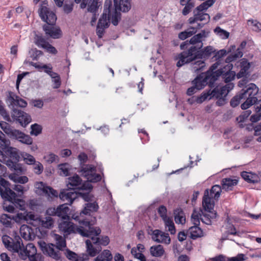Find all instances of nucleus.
I'll return each instance as SVG.
<instances>
[{"instance_id":"f257e3e1","label":"nucleus","mask_w":261,"mask_h":261,"mask_svg":"<svg viewBox=\"0 0 261 261\" xmlns=\"http://www.w3.org/2000/svg\"><path fill=\"white\" fill-rule=\"evenodd\" d=\"M2 241L8 250L17 253L19 257L25 260L29 258L30 261H44L43 257L37 254V249L33 243H28L24 246L21 239L19 236H15L14 239L8 236L2 237Z\"/></svg>"},{"instance_id":"f03ea898","label":"nucleus","mask_w":261,"mask_h":261,"mask_svg":"<svg viewBox=\"0 0 261 261\" xmlns=\"http://www.w3.org/2000/svg\"><path fill=\"white\" fill-rule=\"evenodd\" d=\"M115 8L112 7V0H106L104 4L103 13L99 18L97 25L107 28L110 20L114 25H117L120 19L119 11L128 12L130 8V0H114Z\"/></svg>"},{"instance_id":"7ed1b4c3","label":"nucleus","mask_w":261,"mask_h":261,"mask_svg":"<svg viewBox=\"0 0 261 261\" xmlns=\"http://www.w3.org/2000/svg\"><path fill=\"white\" fill-rule=\"evenodd\" d=\"M207 35L208 32L202 31L201 32L191 38L189 43H188V41H186L180 44V47L181 49H184L186 48V45L189 44L197 45V46L194 45L191 46L187 50L181 52L175 57V59L178 61L176 63L177 67H181L186 64L196 60V59L200 58L202 55L199 53L197 50L202 47V42Z\"/></svg>"},{"instance_id":"20e7f679","label":"nucleus","mask_w":261,"mask_h":261,"mask_svg":"<svg viewBox=\"0 0 261 261\" xmlns=\"http://www.w3.org/2000/svg\"><path fill=\"white\" fill-rule=\"evenodd\" d=\"M69 188L73 189L71 190H64L61 192L59 197L63 201H67L69 203H72L74 200L82 197L86 201H88V196L85 193L77 192L75 189L79 190H85L88 193L92 189L91 183L89 182H82V180L77 175H74L73 176L68 178L67 186Z\"/></svg>"},{"instance_id":"39448f33","label":"nucleus","mask_w":261,"mask_h":261,"mask_svg":"<svg viewBox=\"0 0 261 261\" xmlns=\"http://www.w3.org/2000/svg\"><path fill=\"white\" fill-rule=\"evenodd\" d=\"M72 218L76 221H78L81 224L85 226L77 227L72 222L69 221V220H62L59 224V229L62 232L64 236H67L71 233H79L83 237H89L91 235H97L100 234L101 230L98 227L91 226L93 224L89 221L86 219H82L79 216H74Z\"/></svg>"},{"instance_id":"423d86ee","label":"nucleus","mask_w":261,"mask_h":261,"mask_svg":"<svg viewBox=\"0 0 261 261\" xmlns=\"http://www.w3.org/2000/svg\"><path fill=\"white\" fill-rule=\"evenodd\" d=\"M218 65V62L214 63L211 66L208 71L206 72L202 73L197 76L193 82L196 89H202L207 85H208L210 87H212L215 82L221 76L224 80L226 84L228 83V65L224 66L223 69L217 70Z\"/></svg>"},{"instance_id":"0eeeda50","label":"nucleus","mask_w":261,"mask_h":261,"mask_svg":"<svg viewBox=\"0 0 261 261\" xmlns=\"http://www.w3.org/2000/svg\"><path fill=\"white\" fill-rule=\"evenodd\" d=\"M41 6L39 11V16L41 19L47 23L43 26V30L46 36L53 39H58L61 37L62 33L59 27L54 26L57 20L56 14L49 10L48 8L44 5Z\"/></svg>"},{"instance_id":"6e6552de","label":"nucleus","mask_w":261,"mask_h":261,"mask_svg":"<svg viewBox=\"0 0 261 261\" xmlns=\"http://www.w3.org/2000/svg\"><path fill=\"white\" fill-rule=\"evenodd\" d=\"M52 237L56 242V247L53 244H47L43 241H39L38 244L44 254L58 260L60 258V250H62L66 247V241L65 239L58 234L53 233Z\"/></svg>"},{"instance_id":"1a4fd4ad","label":"nucleus","mask_w":261,"mask_h":261,"mask_svg":"<svg viewBox=\"0 0 261 261\" xmlns=\"http://www.w3.org/2000/svg\"><path fill=\"white\" fill-rule=\"evenodd\" d=\"M7 103L13 107L11 117L14 121L18 122L23 127H25L31 122L32 119L28 114L14 108L15 107H25L27 102L24 99H8Z\"/></svg>"},{"instance_id":"9d476101","label":"nucleus","mask_w":261,"mask_h":261,"mask_svg":"<svg viewBox=\"0 0 261 261\" xmlns=\"http://www.w3.org/2000/svg\"><path fill=\"white\" fill-rule=\"evenodd\" d=\"M215 3V0H206L193 11V16L189 18L188 21L190 24H193L198 21H204L197 24V30L203 27L205 23L208 22L210 19L208 14L206 13L207 9L211 7Z\"/></svg>"},{"instance_id":"9b49d317","label":"nucleus","mask_w":261,"mask_h":261,"mask_svg":"<svg viewBox=\"0 0 261 261\" xmlns=\"http://www.w3.org/2000/svg\"><path fill=\"white\" fill-rule=\"evenodd\" d=\"M218 198L214 197V194L206 190L204 191L202 199V208L210 214H204L202 218V222L206 225H211L212 220L216 218L217 213L213 210L215 205V200Z\"/></svg>"},{"instance_id":"f8f14e48","label":"nucleus","mask_w":261,"mask_h":261,"mask_svg":"<svg viewBox=\"0 0 261 261\" xmlns=\"http://www.w3.org/2000/svg\"><path fill=\"white\" fill-rule=\"evenodd\" d=\"M0 126L3 131L10 137L18 140L22 143L31 145L33 143L32 138L22 132L14 129L6 122L0 123Z\"/></svg>"},{"instance_id":"ddd939ff","label":"nucleus","mask_w":261,"mask_h":261,"mask_svg":"<svg viewBox=\"0 0 261 261\" xmlns=\"http://www.w3.org/2000/svg\"><path fill=\"white\" fill-rule=\"evenodd\" d=\"M81 175L86 177L89 182H96L101 179V175L96 173L95 168L91 165H87L82 167Z\"/></svg>"},{"instance_id":"4468645a","label":"nucleus","mask_w":261,"mask_h":261,"mask_svg":"<svg viewBox=\"0 0 261 261\" xmlns=\"http://www.w3.org/2000/svg\"><path fill=\"white\" fill-rule=\"evenodd\" d=\"M35 187L36 189L35 192L37 194L45 196L48 199L58 197V192L43 182H36Z\"/></svg>"},{"instance_id":"2eb2a0df","label":"nucleus","mask_w":261,"mask_h":261,"mask_svg":"<svg viewBox=\"0 0 261 261\" xmlns=\"http://www.w3.org/2000/svg\"><path fill=\"white\" fill-rule=\"evenodd\" d=\"M67 203L60 205L57 208L50 207L47 209L46 213L49 215H55L59 217H61L63 220H69V216L68 213L69 212V208L67 205V204H71L67 201Z\"/></svg>"},{"instance_id":"dca6fc26","label":"nucleus","mask_w":261,"mask_h":261,"mask_svg":"<svg viewBox=\"0 0 261 261\" xmlns=\"http://www.w3.org/2000/svg\"><path fill=\"white\" fill-rule=\"evenodd\" d=\"M91 239L86 241V249L88 256L94 257L100 254L101 251V247L97 244V239L94 237H90Z\"/></svg>"},{"instance_id":"f3484780","label":"nucleus","mask_w":261,"mask_h":261,"mask_svg":"<svg viewBox=\"0 0 261 261\" xmlns=\"http://www.w3.org/2000/svg\"><path fill=\"white\" fill-rule=\"evenodd\" d=\"M228 94V87H217L213 90H209L207 93H204L200 98H225Z\"/></svg>"},{"instance_id":"a211bd4d","label":"nucleus","mask_w":261,"mask_h":261,"mask_svg":"<svg viewBox=\"0 0 261 261\" xmlns=\"http://www.w3.org/2000/svg\"><path fill=\"white\" fill-rule=\"evenodd\" d=\"M9 183L4 178L0 179V194L4 199H14L16 193L9 187Z\"/></svg>"},{"instance_id":"6ab92c4d","label":"nucleus","mask_w":261,"mask_h":261,"mask_svg":"<svg viewBox=\"0 0 261 261\" xmlns=\"http://www.w3.org/2000/svg\"><path fill=\"white\" fill-rule=\"evenodd\" d=\"M246 88V89H243L242 92L239 95H236L233 98H256L255 96L258 93L259 89L255 84L251 83Z\"/></svg>"},{"instance_id":"aec40b11","label":"nucleus","mask_w":261,"mask_h":261,"mask_svg":"<svg viewBox=\"0 0 261 261\" xmlns=\"http://www.w3.org/2000/svg\"><path fill=\"white\" fill-rule=\"evenodd\" d=\"M153 233L154 237H152V240L154 241L166 244H169L170 243V238L168 233H166L159 229H155V231Z\"/></svg>"},{"instance_id":"412c9836","label":"nucleus","mask_w":261,"mask_h":261,"mask_svg":"<svg viewBox=\"0 0 261 261\" xmlns=\"http://www.w3.org/2000/svg\"><path fill=\"white\" fill-rule=\"evenodd\" d=\"M221 185L222 187L218 185H214L210 190L212 193L214 194V197L215 198H218L220 197L222 189L226 191L228 190V178H225L223 179L221 181Z\"/></svg>"},{"instance_id":"4be33fe9","label":"nucleus","mask_w":261,"mask_h":261,"mask_svg":"<svg viewBox=\"0 0 261 261\" xmlns=\"http://www.w3.org/2000/svg\"><path fill=\"white\" fill-rule=\"evenodd\" d=\"M240 71L238 73L237 76L238 79L246 76L249 74L248 70L250 67V63L248 62L247 59H242L239 63Z\"/></svg>"},{"instance_id":"5701e85b","label":"nucleus","mask_w":261,"mask_h":261,"mask_svg":"<svg viewBox=\"0 0 261 261\" xmlns=\"http://www.w3.org/2000/svg\"><path fill=\"white\" fill-rule=\"evenodd\" d=\"M19 232L21 237L24 240H31L35 238L33 229L27 225H21Z\"/></svg>"},{"instance_id":"b1692460","label":"nucleus","mask_w":261,"mask_h":261,"mask_svg":"<svg viewBox=\"0 0 261 261\" xmlns=\"http://www.w3.org/2000/svg\"><path fill=\"white\" fill-rule=\"evenodd\" d=\"M204 214H210L205 211L203 208L197 211L194 210L191 215V221L194 225L199 226L200 224V220L202 221V218Z\"/></svg>"},{"instance_id":"393cba45","label":"nucleus","mask_w":261,"mask_h":261,"mask_svg":"<svg viewBox=\"0 0 261 261\" xmlns=\"http://www.w3.org/2000/svg\"><path fill=\"white\" fill-rule=\"evenodd\" d=\"M67 258L72 261H88L89 256L87 254L83 253L78 255L75 252L67 250L66 253Z\"/></svg>"},{"instance_id":"a878e982","label":"nucleus","mask_w":261,"mask_h":261,"mask_svg":"<svg viewBox=\"0 0 261 261\" xmlns=\"http://www.w3.org/2000/svg\"><path fill=\"white\" fill-rule=\"evenodd\" d=\"M246 44L247 42L246 41H243L235 53H230L231 50L229 48V63L235 61L243 56V53L242 50L245 48Z\"/></svg>"},{"instance_id":"bb28decb","label":"nucleus","mask_w":261,"mask_h":261,"mask_svg":"<svg viewBox=\"0 0 261 261\" xmlns=\"http://www.w3.org/2000/svg\"><path fill=\"white\" fill-rule=\"evenodd\" d=\"M98 208V205L96 202H88L85 204L83 211L80 213V218L83 215H90L91 212H96Z\"/></svg>"},{"instance_id":"cd10ccee","label":"nucleus","mask_w":261,"mask_h":261,"mask_svg":"<svg viewBox=\"0 0 261 261\" xmlns=\"http://www.w3.org/2000/svg\"><path fill=\"white\" fill-rule=\"evenodd\" d=\"M113 255L109 250H103L94 259V261H112Z\"/></svg>"},{"instance_id":"c85d7f7f","label":"nucleus","mask_w":261,"mask_h":261,"mask_svg":"<svg viewBox=\"0 0 261 261\" xmlns=\"http://www.w3.org/2000/svg\"><path fill=\"white\" fill-rule=\"evenodd\" d=\"M188 233L192 239H196L203 236V231L198 226L196 225L190 227L188 230Z\"/></svg>"},{"instance_id":"c756f323","label":"nucleus","mask_w":261,"mask_h":261,"mask_svg":"<svg viewBox=\"0 0 261 261\" xmlns=\"http://www.w3.org/2000/svg\"><path fill=\"white\" fill-rule=\"evenodd\" d=\"M174 220L177 224H184L186 222V217L183 211L180 208H177L174 211Z\"/></svg>"},{"instance_id":"7c9ffc66","label":"nucleus","mask_w":261,"mask_h":261,"mask_svg":"<svg viewBox=\"0 0 261 261\" xmlns=\"http://www.w3.org/2000/svg\"><path fill=\"white\" fill-rule=\"evenodd\" d=\"M242 178L250 183H256L258 181V177L255 174L243 171L241 173Z\"/></svg>"},{"instance_id":"2f4dec72","label":"nucleus","mask_w":261,"mask_h":261,"mask_svg":"<svg viewBox=\"0 0 261 261\" xmlns=\"http://www.w3.org/2000/svg\"><path fill=\"white\" fill-rule=\"evenodd\" d=\"M48 71L47 74L51 77L53 88L56 89L59 88L61 83L59 75L57 73L52 71V70Z\"/></svg>"},{"instance_id":"473e14b6","label":"nucleus","mask_w":261,"mask_h":261,"mask_svg":"<svg viewBox=\"0 0 261 261\" xmlns=\"http://www.w3.org/2000/svg\"><path fill=\"white\" fill-rule=\"evenodd\" d=\"M150 254L153 256L160 257L164 253L163 247L161 245L151 246L150 248Z\"/></svg>"},{"instance_id":"72a5a7b5","label":"nucleus","mask_w":261,"mask_h":261,"mask_svg":"<svg viewBox=\"0 0 261 261\" xmlns=\"http://www.w3.org/2000/svg\"><path fill=\"white\" fill-rule=\"evenodd\" d=\"M9 178L15 183L24 184L28 182L29 179L26 176H19L15 173H12L9 175Z\"/></svg>"},{"instance_id":"f704fd0d","label":"nucleus","mask_w":261,"mask_h":261,"mask_svg":"<svg viewBox=\"0 0 261 261\" xmlns=\"http://www.w3.org/2000/svg\"><path fill=\"white\" fill-rule=\"evenodd\" d=\"M13 216L8 214H2L0 217V222L6 227H11Z\"/></svg>"},{"instance_id":"c9c22d12","label":"nucleus","mask_w":261,"mask_h":261,"mask_svg":"<svg viewBox=\"0 0 261 261\" xmlns=\"http://www.w3.org/2000/svg\"><path fill=\"white\" fill-rule=\"evenodd\" d=\"M163 220L164 221L166 230L170 232L171 234H175L176 229L172 219L168 217Z\"/></svg>"},{"instance_id":"e433bc0d","label":"nucleus","mask_w":261,"mask_h":261,"mask_svg":"<svg viewBox=\"0 0 261 261\" xmlns=\"http://www.w3.org/2000/svg\"><path fill=\"white\" fill-rule=\"evenodd\" d=\"M59 173L60 175L67 176L71 169V166L68 163L59 164L58 166Z\"/></svg>"},{"instance_id":"4c0bfd02","label":"nucleus","mask_w":261,"mask_h":261,"mask_svg":"<svg viewBox=\"0 0 261 261\" xmlns=\"http://www.w3.org/2000/svg\"><path fill=\"white\" fill-rule=\"evenodd\" d=\"M197 28L191 27L187 29L186 31L181 32L178 35V37L181 40H185L186 38L191 36L195 34L197 32Z\"/></svg>"},{"instance_id":"58836bf2","label":"nucleus","mask_w":261,"mask_h":261,"mask_svg":"<svg viewBox=\"0 0 261 261\" xmlns=\"http://www.w3.org/2000/svg\"><path fill=\"white\" fill-rule=\"evenodd\" d=\"M17 194H16V196L15 197L14 199H5V201H8L11 202L14 205L15 207L20 210H23L25 208V203L24 201L21 199H19L17 198Z\"/></svg>"},{"instance_id":"ea45409f","label":"nucleus","mask_w":261,"mask_h":261,"mask_svg":"<svg viewBox=\"0 0 261 261\" xmlns=\"http://www.w3.org/2000/svg\"><path fill=\"white\" fill-rule=\"evenodd\" d=\"M45 161L48 164L58 163L59 161V156L52 152H49L44 155L43 157Z\"/></svg>"},{"instance_id":"a19ab883","label":"nucleus","mask_w":261,"mask_h":261,"mask_svg":"<svg viewBox=\"0 0 261 261\" xmlns=\"http://www.w3.org/2000/svg\"><path fill=\"white\" fill-rule=\"evenodd\" d=\"M54 222L53 218L50 216H47L42 219H40L39 220V224L42 227L47 228H51L53 226Z\"/></svg>"},{"instance_id":"79ce46f5","label":"nucleus","mask_w":261,"mask_h":261,"mask_svg":"<svg viewBox=\"0 0 261 261\" xmlns=\"http://www.w3.org/2000/svg\"><path fill=\"white\" fill-rule=\"evenodd\" d=\"M6 155L9 158V159H12L15 161H18L19 156L16 151V149L9 147L5 151Z\"/></svg>"},{"instance_id":"37998d69","label":"nucleus","mask_w":261,"mask_h":261,"mask_svg":"<svg viewBox=\"0 0 261 261\" xmlns=\"http://www.w3.org/2000/svg\"><path fill=\"white\" fill-rule=\"evenodd\" d=\"M251 113V111L247 110L243 112L238 117L236 118V120L239 123H240V127H244L242 123L245 121V120L250 116Z\"/></svg>"},{"instance_id":"c03bdc74","label":"nucleus","mask_w":261,"mask_h":261,"mask_svg":"<svg viewBox=\"0 0 261 261\" xmlns=\"http://www.w3.org/2000/svg\"><path fill=\"white\" fill-rule=\"evenodd\" d=\"M201 58V57H200V58H198L197 59L200 60L196 61L193 64L192 69L195 72L203 70V68L205 66V63L200 59Z\"/></svg>"},{"instance_id":"a18cd8bd","label":"nucleus","mask_w":261,"mask_h":261,"mask_svg":"<svg viewBox=\"0 0 261 261\" xmlns=\"http://www.w3.org/2000/svg\"><path fill=\"white\" fill-rule=\"evenodd\" d=\"M21 155L24 162L28 165H33L36 162L34 157L29 153L23 152Z\"/></svg>"},{"instance_id":"49530a36","label":"nucleus","mask_w":261,"mask_h":261,"mask_svg":"<svg viewBox=\"0 0 261 261\" xmlns=\"http://www.w3.org/2000/svg\"><path fill=\"white\" fill-rule=\"evenodd\" d=\"M99 234H98L99 235ZM98 236V234H97ZM92 237H94L95 238H96L97 239V244L100 245L101 247V246H106L109 244L110 243V239L108 236H103L101 238L99 237H96L97 235H91ZM91 237V236H89L88 237Z\"/></svg>"},{"instance_id":"de8ad7c7","label":"nucleus","mask_w":261,"mask_h":261,"mask_svg":"<svg viewBox=\"0 0 261 261\" xmlns=\"http://www.w3.org/2000/svg\"><path fill=\"white\" fill-rule=\"evenodd\" d=\"M35 44L39 47L44 48L48 43L46 40L41 36L36 35L35 38Z\"/></svg>"},{"instance_id":"09e8293b","label":"nucleus","mask_w":261,"mask_h":261,"mask_svg":"<svg viewBox=\"0 0 261 261\" xmlns=\"http://www.w3.org/2000/svg\"><path fill=\"white\" fill-rule=\"evenodd\" d=\"M31 135L37 136L41 133L42 128L40 125L35 123L31 126Z\"/></svg>"},{"instance_id":"8fccbe9b","label":"nucleus","mask_w":261,"mask_h":261,"mask_svg":"<svg viewBox=\"0 0 261 261\" xmlns=\"http://www.w3.org/2000/svg\"><path fill=\"white\" fill-rule=\"evenodd\" d=\"M31 65L39 70L44 69V72H46V73H47L48 70H52V67L50 65H45L33 62L31 63Z\"/></svg>"},{"instance_id":"3c124183","label":"nucleus","mask_w":261,"mask_h":261,"mask_svg":"<svg viewBox=\"0 0 261 261\" xmlns=\"http://www.w3.org/2000/svg\"><path fill=\"white\" fill-rule=\"evenodd\" d=\"M131 253L135 258L140 261H146V258L142 253L140 252L136 247H133L131 250Z\"/></svg>"},{"instance_id":"603ef678","label":"nucleus","mask_w":261,"mask_h":261,"mask_svg":"<svg viewBox=\"0 0 261 261\" xmlns=\"http://www.w3.org/2000/svg\"><path fill=\"white\" fill-rule=\"evenodd\" d=\"M215 33L221 39H227L228 38V32L218 27L214 30Z\"/></svg>"},{"instance_id":"864d4df0","label":"nucleus","mask_w":261,"mask_h":261,"mask_svg":"<svg viewBox=\"0 0 261 261\" xmlns=\"http://www.w3.org/2000/svg\"><path fill=\"white\" fill-rule=\"evenodd\" d=\"M248 24L253 27L252 30L255 32L261 31V23L257 20L250 19L248 20Z\"/></svg>"},{"instance_id":"5fc2aeb1","label":"nucleus","mask_w":261,"mask_h":261,"mask_svg":"<svg viewBox=\"0 0 261 261\" xmlns=\"http://www.w3.org/2000/svg\"><path fill=\"white\" fill-rule=\"evenodd\" d=\"M257 100V99H246V100L241 106L242 109L246 110L253 105H256Z\"/></svg>"},{"instance_id":"6e6d98bb","label":"nucleus","mask_w":261,"mask_h":261,"mask_svg":"<svg viewBox=\"0 0 261 261\" xmlns=\"http://www.w3.org/2000/svg\"><path fill=\"white\" fill-rule=\"evenodd\" d=\"M33 165L34 171L36 174L39 175L42 173L44 168L41 163L36 161Z\"/></svg>"},{"instance_id":"4d7b16f0","label":"nucleus","mask_w":261,"mask_h":261,"mask_svg":"<svg viewBox=\"0 0 261 261\" xmlns=\"http://www.w3.org/2000/svg\"><path fill=\"white\" fill-rule=\"evenodd\" d=\"M12 188L18 193L17 195L19 196H21L23 194L24 192L28 189V187L25 188L19 185H15L13 186Z\"/></svg>"},{"instance_id":"13d9d810","label":"nucleus","mask_w":261,"mask_h":261,"mask_svg":"<svg viewBox=\"0 0 261 261\" xmlns=\"http://www.w3.org/2000/svg\"><path fill=\"white\" fill-rule=\"evenodd\" d=\"M226 51L225 49L220 50L217 51V53L215 54V57L216 58V60H218V61H217L216 63L218 62L219 64L218 67L217 68V70L219 69H222V68H221V67H219V66H220L219 62H220L221 59L222 57H223L225 55H226Z\"/></svg>"},{"instance_id":"bf43d9fd","label":"nucleus","mask_w":261,"mask_h":261,"mask_svg":"<svg viewBox=\"0 0 261 261\" xmlns=\"http://www.w3.org/2000/svg\"><path fill=\"white\" fill-rule=\"evenodd\" d=\"M13 216V221L16 223H19L21 220H26L27 213L26 212L17 213Z\"/></svg>"},{"instance_id":"052dcab7","label":"nucleus","mask_w":261,"mask_h":261,"mask_svg":"<svg viewBox=\"0 0 261 261\" xmlns=\"http://www.w3.org/2000/svg\"><path fill=\"white\" fill-rule=\"evenodd\" d=\"M0 114L4 117V118L9 122L11 121V119L9 116V115L8 114L7 111L4 109V107L3 105V103L0 100Z\"/></svg>"},{"instance_id":"680f3d73","label":"nucleus","mask_w":261,"mask_h":261,"mask_svg":"<svg viewBox=\"0 0 261 261\" xmlns=\"http://www.w3.org/2000/svg\"><path fill=\"white\" fill-rule=\"evenodd\" d=\"M158 212L163 220L169 217L167 216V210L165 206L161 205L159 206L158 209Z\"/></svg>"},{"instance_id":"e2e57ef3","label":"nucleus","mask_w":261,"mask_h":261,"mask_svg":"<svg viewBox=\"0 0 261 261\" xmlns=\"http://www.w3.org/2000/svg\"><path fill=\"white\" fill-rule=\"evenodd\" d=\"M10 144V142L9 140L5 138V136L4 135L0 138V145L3 149H6L9 148V145Z\"/></svg>"},{"instance_id":"0e129e2a","label":"nucleus","mask_w":261,"mask_h":261,"mask_svg":"<svg viewBox=\"0 0 261 261\" xmlns=\"http://www.w3.org/2000/svg\"><path fill=\"white\" fill-rule=\"evenodd\" d=\"M248 259L247 257L243 253H239L237 256L229 257V261H245Z\"/></svg>"},{"instance_id":"69168bd1","label":"nucleus","mask_w":261,"mask_h":261,"mask_svg":"<svg viewBox=\"0 0 261 261\" xmlns=\"http://www.w3.org/2000/svg\"><path fill=\"white\" fill-rule=\"evenodd\" d=\"M12 170L14 171L15 172V173L17 175L24 173L25 171V169L22 167V165L17 163L16 164Z\"/></svg>"},{"instance_id":"338daca9","label":"nucleus","mask_w":261,"mask_h":261,"mask_svg":"<svg viewBox=\"0 0 261 261\" xmlns=\"http://www.w3.org/2000/svg\"><path fill=\"white\" fill-rule=\"evenodd\" d=\"M194 7V4L193 3H189L188 5L185 6L184 8L182 13L184 15H187L191 11L192 9Z\"/></svg>"},{"instance_id":"774afa93","label":"nucleus","mask_w":261,"mask_h":261,"mask_svg":"<svg viewBox=\"0 0 261 261\" xmlns=\"http://www.w3.org/2000/svg\"><path fill=\"white\" fill-rule=\"evenodd\" d=\"M254 135L259 136L257 138L256 140L259 142H261V126L259 125V126H255L254 128Z\"/></svg>"}]
</instances>
